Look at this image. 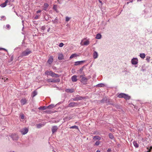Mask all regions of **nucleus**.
Wrapping results in <instances>:
<instances>
[{
	"mask_svg": "<svg viewBox=\"0 0 152 152\" xmlns=\"http://www.w3.org/2000/svg\"><path fill=\"white\" fill-rule=\"evenodd\" d=\"M118 97L119 98H124L126 100H129L131 98L130 96L128 94L123 93L119 94Z\"/></svg>",
	"mask_w": 152,
	"mask_h": 152,
	"instance_id": "1",
	"label": "nucleus"
},
{
	"mask_svg": "<svg viewBox=\"0 0 152 152\" xmlns=\"http://www.w3.org/2000/svg\"><path fill=\"white\" fill-rule=\"evenodd\" d=\"M89 43L90 42L89 39H84L81 40L80 44L82 45H88Z\"/></svg>",
	"mask_w": 152,
	"mask_h": 152,
	"instance_id": "2",
	"label": "nucleus"
},
{
	"mask_svg": "<svg viewBox=\"0 0 152 152\" xmlns=\"http://www.w3.org/2000/svg\"><path fill=\"white\" fill-rule=\"evenodd\" d=\"M131 63L133 65H136L138 63V59L137 58H133L131 60Z\"/></svg>",
	"mask_w": 152,
	"mask_h": 152,
	"instance_id": "3",
	"label": "nucleus"
},
{
	"mask_svg": "<svg viewBox=\"0 0 152 152\" xmlns=\"http://www.w3.org/2000/svg\"><path fill=\"white\" fill-rule=\"evenodd\" d=\"M80 77L82 78L80 80L81 82L83 84H86L88 80V79L82 75H80Z\"/></svg>",
	"mask_w": 152,
	"mask_h": 152,
	"instance_id": "4",
	"label": "nucleus"
},
{
	"mask_svg": "<svg viewBox=\"0 0 152 152\" xmlns=\"http://www.w3.org/2000/svg\"><path fill=\"white\" fill-rule=\"evenodd\" d=\"M28 132V129L26 128H24L20 131V132L21 134L23 135H25Z\"/></svg>",
	"mask_w": 152,
	"mask_h": 152,
	"instance_id": "5",
	"label": "nucleus"
},
{
	"mask_svg": "<svg viewBox=\"0 0 152 152\" xmlns=\"http://www.w3.org/2000/svg\"><path fill=\"white\" fill-rule=\"evenodd\" d=\"M31 53V51L30 50H28L25 51L23 52L22 55L23 56H25L28 54H30Z\"/></svg>",
	"mask_w": 152,
	"mask_h": 152,
	"instance_id": "6",
	"label": "nucleus"
},
{
	"mask_svg": "<svg viewBox=\"0 0 152 152\" xmlns=\"http://www.w3.org/2000/svg\"><path fill=\"white\" fill-rule=\"evenodd\" d=\"M79 56V55L77 53H75L74 54H72L69 57V58L70 59H71L72 58H75L77 57V56Z\"/></svg>",
	"mask_w": 152,
	"mask_h": 152,
	"instance_id": "7",
	"label": "nucleus"
},
{
	"mask_svg": "<svg viewBox=\"0 0 152 152\" xmlns=\"http://www.w3.org/2000/svg\"><path fill=\"white\" fill-rule=\"evenodd\" d=\"M98 53L95 51L94 52L93 54V57L94 59H96L98 58Z\"/></svg>",
	"mask_w": 152,
	"mask_h": 152,
	"instance_id": "8",
	"label": "nucleus"
},
{
	"mask_svg": "<svg viewBox=\"0 0 152 152\" xmlns=\"http://www.w3.org/2000/svg\"><path fill=\"white\" fill-rule=\"evenodd\" d=\"M58 59L60 60H61L64 59V56L63 54L62 53H59L58 54Z\"/></svg>",
	"mask_w": 152,
	"mask_h": 152,
	"instance_id": "9",
	"label": "nucleus"
},
{
	"mask_svg": "<svg viewBox=\"0 0 152 152\" xmlns=\"http://www.w3.org/2000/svg\"><path fill=\"white\" fill-rule=\"evenodd\" d=\"M84 61H76L75 62V65L77 66L78 65H80L81 64L84 62Z\"/></svg>",
	"mask_w": 152,
	"mask_h": 152,
	"instance_id": "10",
	"label": "nucleus"
},
{
	"mask_svg": "<svg viewBox=\"0 0 152 152\" xmlns=\"http://www.w3.org/2000/svg\"><path fill=\"white\" fill-rule=\"evenodd\" d=\"M77 76L75 75L72 76V80L73 82H75L77 80Z\"/></svg>",
	"mask_w": 152,
	"mask_h": 152,
	"instance_id": "11",
	"label": "nucleus"
},
{
	"mask_svg": "<svg viewBox=\"0 0 152 152\" xmlns=\"http://www.w3.org/2000/svg\"><path fill=\"white\" fill-rule=\"evenodd\" d=\"M53 59L52 57H50L49 58L48 61V64H51L53 62Z\"/></svg>",
	"mask_w": 152,
	"mask_h": 152,
	"instance_id": "12",
	"label": "nucleus"
},
{
	"mask_svg": "<svg viewBox=\"0 0 152 152\" xmlns=\"http://www.w3.org/2000/svg\"><path fill=\"white\" fill-rule=\"evenodd\" d=\"M57 130V127L56 126H53L52 128V131L53 133H55Z\"/></svg>",
	"mask_w": 152,
	"mask_h": 152,
	"instance_id": "13",
	"label": "nucleus"
},
{
	"mask_svg": "<svg viewBox=\"0 0 152 152\" xmlns=\"http://www.w3.org/2000/svg\"><path fill=\"white\" fill-rule=\"evenodd\" d=\"M66 92L68 93H72L74 91L73 88L66 89L65 90Z\"/></svg>",
	"mask_w": 152,
	"mask_h": 152,
	"instance_id": "14",
	"label": "nucleus"
},
{
	"mask_svg": "<svg viewBox=\"0 0 152 152\" xmlns=\"http://www.w3.org/2000/svg\"><path fill=\"white\" fill-rule=\"evenodd\" d=\"M8 2V0H6L5 2L0 5V6L2 7H5L7 5V4Z\"/></svg>",
	"mask_w": 152,
	"mask_h": 152,
	"instance_id": "15",
	"label": "nucleus"
},
{
	"mask_svg": "<svg viewBox=\"0 0 152 152\" xmlns=\"http://www.w3.org/2000/svg\"><path fill=\"white\" fill-rule=\"evenodd\" d=\"M102 36L100 34H98L96 35L95 38L97 39H100L101 38Z\"/></svg>",
	"mask_w": 152,
	"mask_h": 152,
	"instance_id": "16",
	"label": "nucleus"
},
{
	"mask_svg": "<svg viewBox=\"0 0 152 152\" xmlns=\"http://www.w3.org/2000/svg\"><path fill=\"white\" fill-rule=\"evenodd\" d=\"M56 105H55L53 104H51L47 106V107L49 109H51L54 108Z\"/></svg>",
	"mask_w": 152,
	"mask_h": 152,
	"instance_id": "17",
	"label": "nucleus"
},
{
	"mask_svg": "<svg viewBox=\"0 0 152 152\" xmlns=\"http://www.w3.org/2000/svg\"><path fill=\"white\" fill-rule=\"evenodd\" d=\"M22 105L25 104L26 102V99H22L20 101Z\"/></svg>",
	"mask_w": 152,
	"mask_h": 152,
	"instance_id": "18",
	"label": "nucleus"
},
{
	"mask_svg": "<svg viewBox=\"0 0 152 152\" xmlns=\"http://www.w3.org/2000/svg\"><path fill=\"white\" fill-rule=\"evenodd\" d=\"M140 57L142 58H144L145 57V55L144 53H141L140 54Z\"/></svg>",
	"mask_w": 152,
	"mask_h": 152,
	"instance_id": "19",
	"label": "nucleus"
},
{
	"mask_svg": "<svg viewBox=\"0 0 152 152\" xmlns=\"http://www.w3.org/2000/svg\"><path fill=\"white\" fill-rule=\"evenodd\" d=\"M135 148H138V145L135 141H134L133 142Z\"/></svg>",
	"mask_w": 152,
	"mask_h": 152,
	"instance_id": "20",
	"label": "nucleus"
},
{
	"mask_svg": "<svg viewBox=\"0 0 152 152\" xmlns=\"http://www.w3.org/2000/svg\"><path fill=\"white\" fill-rule=\"evenodd\" d=\"M93 139L94 140H100L101 137L98 136H96L94 137Z\"/></svg>",
	"mask_w": 152,
	"mask_h": 152,
	"instance_id": "21",
	"label": "nucleus"
},
{
	"mask_svg": "<svg viewBox=\"0 0 152 152\" xmlns=\"http://www.w3.org/2000/svg\"><path fill=\"white\" fill-rule=\"evenodd\" d=\"M76 104L75 102H71L69 104L70 106H74L76 105Z\"/></svg>",
	"mask_w": 152,
	"mask_h": 152,
	"instance_id": "22",
	"label": "nucleus"
},
{
	"mask_svg": "<svg viewBox=\"0 0 152 152\" xmlns=\"http://www.w3.org/2000/svg\"><path fill=\"white\" fill-rule=\"evenodd\" d=\"M70 129H78V127L76 126H74L70 127Z\"/></svg>",
	"mask_w": 152,
	"mask_h": 152,
	"instance_id": "23",
	"label": "nucleus"
},
{
	"mask_svg": "<svg viewBox=\"0 0 152 152\" xmlns=\"http://www.w3.org/2000/svg\"><path fill=\"white\" fill-rule=\"evenodd\" d=\"M0 79L3 80L4 82H6L8 80V78L5 77H1Z\"/></svg>",
	"mask_w": 152,
	"mask_h": 152,
	"instance_id": "24",
	"label": "nucleus"
},
{
	"mask_svg": "<svg viewBox=\"0 0 152 152\" xmlns=\"http://www.w3.org/2000/svg\"><path fill=\"white\" fill-rule=\"evenodd\" d=\"M37 94V93L36 91H34L33 93H32V96H33V97H34L35 96H36Z\"/></svg>",
	"mask_w": 152,
	"mask_h": 152,
	"instance_id": "25",
	"label": "nucleus"
},
{
	"mask_svg": "<svg viewBox=\"0 0 152 152\" xmlns=\"http://www.w3.org/2000/svg\"><path fill=\"white\" fill-rule=\"evenodd\" d=\"M104 85L103 84L101 83L98 84L96 85V86L98 87H102Z\"/></svg>",
	"mask_w": 152,
	"mask_h": 152,
	"instance_id": "26",
	"label": "nucleus"
},
{
	"mask_svg": "<svg viewBox=\"0 0 152 152\" xmlns=\"http://www.w3.org/2000/svg\"><path fill=\"white\" fill-rule=\"evenodd\" d=\"M64 45V44H63V43L61 42L59 44V46L60 47H62Z\"/></svg>",
	"mask_w": 152,
	"mask_h": 152,
	"instance_id": "27",
	"label": "nucleus"
},
{
	"mask_svg": "<svg viewBox=\"0 0 152 152\" xmlns=\"http://www.w3.org/2000/svg\"><path fill=\"white\" fill-rule=\"evenodd\" d=\"M109 137L111 139H112L113 138V136L112 134H109Z\"/></svg>",
	"mask_w": 152,
	"mask_h": 152,
	"instance_id": "28",
	"label": "nucleus"
},
{
	"mask_svg": "<svg viewBox=\"0 0 152 152\" xmlns=\"http://www.w3.org/2000/svg\"><path fill=\"white\" fill-rule=\"evenodd\" d=\"M70 18L69 17H66V21L67 22L69 20Z\"/></svg>",
	"mask_w": 152,
	"mask_h": 152,
	"instance_id": "29",
	"label": "nucleus"
},
{
	"mask_svg": "<svg viewBox=\"0 0 152 152\" xmlns=\"http://www.w3.org/2000/svg\"><path fill=\"white\" fill-rule=\"evenodd\" d=\"M150 57L149 56H147L146 60L148 62H149L150 61Z\"/></svg>",
	"mask_w": 152,
	"mask_h": 152,
	"instance_id": "30",
	"label": "nucleus"
},
{
	"mask_svg": "<svg viewBox=\"0 0 152 152\" xmlns=\"http://www.w3.org/2000/svg\"><path fill=\"white\" fill-rule=\"evenodd\" d=\"M100 143V142L99 141L96 142L95 145L96 146L99 145Z\"/></svg>",
	"mask_w": 152,
	"mask_h": 152,
	"instance_id": "31",
	"label": "nucleus"
},
{
	"mask_svg": "<svg viewBox=\"0 0 152 152\" xmlns=\"http://www.w3.org/2000/svg\"><path fill=\"white\" fill-rule=\"evenodd\" d=\"M48 108L47 107H44L43 108V109L44 110L46 109L47 108Z\"/></svg>",
	"mask_w": 152,
	"mask_h": 152,
	"instance_id": "32",
	"label": "nucleus"
},
{
	"mask_svg": "<svg viewBox=\"0 0 152 152\" xmlns=\"http://www.w3.org/2000/svg\"><path fill=\"white\" fill-rule=\"evenodd\" d=\"M24 116L23 115H22L21 116V118L22 119H24Z\"/></svg>",
	"mask_w": 152,
	"mask_h": 152,
	"instance_id": "33",
	"label": "nucleus"
},
{
	"mask_svg": "<svg viewBox=\"0 0 152 152\" xmlns=\"http://www.w3.org/2000/svg\"><path fill=\"white\" fill-rule=\"evenodd\" d=\"M44 6L45 7H47L48 6V5L47 4H44Z\"/></svg>",
	"mask_w": 152,
	"mask_h": 152,
	"instance_id": "34",
	"label": "nucleus"
},
{
	"mask_svg": "<svg viewBox=\"0 0 152 152\" xmlns=\"http://www.w3.org/2000/svg\"><path fill=\"white\" fill-rule=\"evenodd\" d=\"M147 149L148 150H151L152 149V146H151L150 147V149L148 148H147Z\"/></svg>",
	"mask_w": 152,
	"mask_h": 152,
	"instance_id": "35",
	"label": "nucleus"
},
{
	"mask_svg": "<svg viewBox=\"0 0 152 152\" xmlns=\"http://www.w3.org/2000/svg\"><path fill=\"white\" fill-rule=\"evenodd\" d=\"M111 151V149L110 148H109L107 150V151L108 152H110Z\"/></svg>",
	"mask_w": 152,
	"mask_h": 152,
	"instance_id": "36",
	"label": "nucleus"
},
{
	"mask_svg": "<svg viewBox=\"0 0 152 152\" xmlns=\"http://www.w3.org/2000/svg\"><path fill=\"white\" fill-rule=\"evenodd\" d=\"M41 12V10H39L37 11V13H40Z\"/></svg>",
	"mask_w": 152,
	"mask_h": 152,
	"instance_id": "37",
	"label": "nucleus"
},
{
	"mask_svg": "<svg viewBox=\"0 0 152 152\" xmlns=\"http://www.w3.org/2000/svg\"><path fill=\"white\" fill-rule=\"evenodd\" d=\"M38 18V16H35V18H35V19H36Z\"/></svg>",
	"mask_w": 152,
	"mask_h": 152,
	"instance_id": "38",
	"label": "nucleus"
},
{
	"mask_svg": "<svg viewBox=\"0 0 152 152\" xmlns=\"http://www.w3.org/2000/svg\"><path fill=\"white\" fill-rule=\"evenodd\" d=\"M83 68H82L81 69H80V70L81 71V72H82V71H83Z\"/></svg>",
	"mask_w": 152,
	"mask_h": 152,
	"instance_id": "39",
	"label": "nucleus"
},
{
	"mask_svg": "<svg viewBox=\"0 0 152 152\" xmlns=\"http://www.w3.org/2000/svg\"><path fill=\"white\" fill-rule=\"evenodd\" d=\"M151 151V150H148L146 152H150Z\"/></svg>",
	"mask_w": 152,
	"mask_h": 152,
	"instance_id": "40",
	"label": "nucleus"
},
{
	"mask_svg": "<svg viewBox=\"0 0 152 152\" xmlns=\"http://www.w3.org/2000/svg\"><path fill=\"white\" fill-rule=\"evenodd\" d=\"M1 49H3V50H5V49H4V48H0V50H1Z\"/></svg>",
	"mask_w": 152,
	"mask_h": 152,
	"instance_id": "41",
	"label": "nucleus"
},
{
	"mask_svg": "<svg viewBox=\"0 0 152 152\" xmlns=\"http://www.w3.org/2000/svg\"><path fill=\"white\" fill-rule=\"evenodd\" d=\"M96 152H100V151L99 150H98L96 151Z\"/></svg>",
	"mask_w": 152,
	"mask_h": 152,
	"instance_id": "42",
	"label": "nucleus"
},
{
	"mask_svg": "<svg viewBox=\"0 0 152 152\" xmlns=\"http://www.w3.org/2000/svg\"><path fill=\"white\" fill-rule=\"evenodd\" d=\"M7 28H9V25H7Z\"/></svg>",
	"mask_w": 152,
	"mask_h": 152,
	"instance_id": "43",
	"label": "nucleus"
},
{
	"mask_svg": "<svg viewBox=\"0 0 152 152\" xmlns=\"http://www.w3.org/2000/svg\"><path fill=\"white\" fill-rule=\"evenodd\" d=\"M55 75V74H54V75H53V76H54L55 75Z\"/></svg>",
	"mask_w": 152,
	"mask_h": 152,
	"instance_id": "44",
	"label": "nucleus"
},
{
	"mask_svg": "<svg viewBox=\"0 0 152 152\" xmlns=\"http://www.w3.org/2000/svg\"><path fill=\"white\" fill-rule=\"evenodd\" d=\"M59 80H58H58H57V81H58V82H59Z\"/></svg>",
	"mask_w": 152,
	"mask_h": 152,
	"instance_id": "45",
	"label": "nucleus"
},
{
	"mask_svg": "<svg viewBox=\"0 0 152 152\" xmlns=\"http://www.w3.org/2000/svg\"><path fill=\"white\" fill-rule=\"evenodd\" d=\"M50 30V29H48V31H49Z\"/></svg>",
	"mask_w": 152,
	"mask_h": 152,
	"instance_id": "46",
	"label": "nucleus"
},
{
	"mask_svg": "<svg viewBox=\"0 0 152 152\" xmlns=\"http://www.w3.org/2000/svg\"><path fill=\"white\" fill-rule=\"evenodd\" d=\"M56 110H55V111H54V112H56Z\"/></svg>",
	"mask_w": 152,
	"mask_h": 152,
	"instance_id": "47",
	"label": "nucleus"
},
{
	"mask_svg": "<svg viewBox=\"0 0 152 152\" xmlns=\"http://www.w3.org/2000/svg\"><path fill=\"white\" fill-rule=\"evenodd\" d=\"M127 4H129V2H127Z\"/></svg>",
	"mask_w": 152,
	"mask_h": 152,
	"instance_id": "48",
	"label": "nucleus"
},
{
	"mask_svg": "<svg viewBox=\"0 0 152 152\" xmlns=\"http://www.w3.org/2000/svg\"><path fill=\"white\" fill-rule=\"evenodd\" d=\"M54 8L55 9V6L54 7Z\"/></svg>",
	"mask_w": 152,
	"mask_h": 152,
	"instance_id": "49",
	"label": "nucleus"
},
{
	"mask_svg": "<svg viewBox=\"0 0 152 152\" xmlns=\"http://www.w3.org/2000/svg\"><path fill=\"white\" fill-rule=\"evenodd\" d=\"M99 2H100V3L101 2V1H99Z\"/></svg>",
	"mask_w": 152,
	"mask_h": 152,
	"instance_id": "50",
	"label": "nucleus"
}]
</instances>
